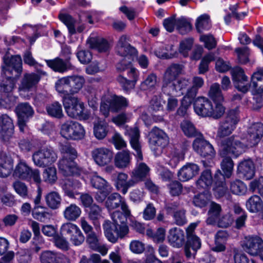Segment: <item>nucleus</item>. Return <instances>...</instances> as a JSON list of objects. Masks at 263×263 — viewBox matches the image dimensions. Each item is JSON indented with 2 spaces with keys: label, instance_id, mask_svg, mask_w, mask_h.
Wrapping results in <instances>:
<instances>
[{
  "label": "nucleus",
  "instance_id": "nucleus-1",
  "mask_svg": "<svg viewBox=\"0 0 263 263\" xmlns=\"http://www.w3.org/2000/svg\"><path fill=\"white\" fill-rule=\"evenodd\" d=\"M247 133L246 137H241L242 140L246 139V143L240 141L235 135L224 139L222 143L221 154L226 156L228 153H231L238 157L248 147L256 145L263 136V124L261 123H253L248 128Z\"/></svg>",
  "mask_w": 263,
  "mask_h": 263
},
{
  "label": "nucleus",
  "instance_id": "nucleus-2",
  "mask_svg": "<svg viewBox=\"0 0 263 263\" xmlns=\"http://www.w3.org/2000/svg\"><path fill=\"white\" fill-rule=\"evenodd\" d=\"M209 95L214 101L215 107H213L212 103L208 99L199 97L194 102V110L198 115L202 117L219 118L224 113L225 107L222 104L223 97L218 83H214L211 86Z\"/></svg>",
  "mask_w": 263,
  "mask_h": 263
},
{
  "label": "nucleus",
  "instance_id": "nucleus-3",
  "mask_svg": "<svg viewBox=\"0 0 263 263\" xmlns=\"http://www.w3.org/2000/svg\"><path fill=\"white\" fill-rule=\"evenodd\" d=\"M124 135L129 137V142L132 148L135 151L134 155L137 160L135 168L130 173V177H133L137 184L143 180L148 175L150 168L145 163L142 162L143 154L141 147L139 143L140 132L137 127L133 128L125 127Z\"/></svg>",
  "mask_w": 263,
  "mask_h": 263
},
{
  "label": "nucleus",
  "instance_id": "nucleus-4",
  "mask_svg": "<svg viewBox=\"0 0 263 263\" xmlns=\"http://www.w3.org/2000/svg\"><path fill=\"white\" fill-rule=\"evenodd\" d=\"M183 70V66L179 64L171 65L165 71L162 85L164 93L170 96H180L183 95L190 82L188 79L176 80Z\"/></svg>",
  "mask_w": 263,
  "mask_h": 263
},
{
  "label": "nucleus",
  "instance_id": "nucleus-5",
  "mask_svg": "<svg viewBox=\"0 0 263 263\" xmlns=\"http://www.w3.org/2000/svg\"><path fill=\"white\" fill-rule=\"evenodd\" d=\"M22 71V62L20 55H9L6 54L3 58V64L2 65V73L6 77V80L0 85V91L3 95H13L16 79L11 78L13 72L15 76L18 77Z\"/></svg>",
  "mask_w": 263,
  "mask_h": 263
},
{
  "label": "nucleus",
  "instance_id": "nucleus-6",
  "mask_svg": "<svg viewBox=\"0 0 263 263\" xmlns=\"http://www.w3.org/2000/svg\"><path fill=\"white\" fill-rule=\"evenodd\" d=\"M60 149L62 158L58 164L59 172L65 176H78L85 180V171L79 168L74 161L77 157L76 149L68 144L61 145Z\"/></svg>",
  "mask_w": 263,
  "mask_h": 263
},
{
  "label": "nucleus",
  "instance_id": "nucleus-7",
  "mask_svg": "<svg viewBox=\"0 0 263 263\" xmlns=\"http://www.w3.org/2000/svg\"><path fill=\"white\" fill-rule=\"evenodd\" d=\"M128 41L127 36L123 35L119 38L116 47L117 54L123 58L117 65V69L120 71L127 70L137 56V50L130 45Z\"/></svg>",
  "mask_w": 263,
  "mask_h": 263
},
{
  "label": "nucleus",
  "instance_id": "nucleus-8",
  "mask_svg": "<svg viewBox=\"0 0 263 263\" xmlns=\"http://www.w3.org/2000/svg\"><path fill=\"white\" fill-rule=\"evenodd\" d=\"M64 108L68 116L80 120H87L90 114L85 110L84 103L77 97L72 96L62 99Z\"/></svg>",
  "mask_w": 263,
  "mask_h": 263
},
{
  "label": "nucleus",
  "instance_id": "nucleus-9",
  "mask_svg": "<svg viewBox=\"0 0 263 263\" xmlns=\"http://www.w3.org/2000/svg\"><path fill=\"white\" fill-rule=\"evenodd\" d=\"M128 105V101L125 97L107 92L102 98L100 109L101 112L107 117L109 111L117 112Z\"/></svg>",
  "mask_w": 263,
  "mask_h": 263
},
{
  "label": "nucleus",
  "instance_id": "nucleus-10",
  "mask_svg": "<svg viewBox=\"0 0 263 263\" xmlns=\"http://www.w3.org/2000/svg\"><path fill=\"white\" fill-rule=\"evenodd\" d=\"M239 119L238 107L229 110L224 120L220 123L217 132L218 136L222 138L231 134L236 128Z\"/></svg>",
  "mask_w": 263,
  "mask_h": 263
},
{
  "label": "nucleus",
  "instance_id": "nucleus-11",
  "mask_svg": "<svg viewBox=\"0 0 263 263\" xmlns=\"http://www.w3.org/2000/svg\"><path fill=\"white\" fill-rule=\"evenodd\" d=\"M60 134L67 140H78L83 138L85 131L83 126L79 123L68 120L61 124Z\"/></svg>",
  "mask_w": 263,
  "mask_h": 263
},
{
  "label": "nucleus",
  "instance_id": "nucleus-12",
  "mask_svg": "<svg viewBox=\"0 0 263 263\" xmlns=\"http://www.w3.org/2000/svg\"><path fill=\"white\" fill-rule=\"evenodd\" d=\"M224 141V139L222 140L220 142V155L223 158L222 161L221 162V168L223 172V174L218 171L217 173L215 174V179H216V183L218 184L219 186L221 185L223 187L225 185L224 178H230L232 174L234 167V163L232 160L230 156H233L237 158L236 156L231 153H228L226 156H223L221 154L222 151V143Z\"/></svg>",
  "mask_w": 263,
  "mask_h": 263
},
{
  "label": "nucleus",
  "instance_id": "nucleus-13",
  "mask_svg": "<svg viewBox=\"0 0 263 263\" xmlns=\"http://www.w3.org/2000/svg\"><path fill=\"white\" fill-rule=\"evenodd\" d=\"M41 76L34 72H27L24 74L18 86L20 95L24 98H29L30 92L36 87L40 82Z\"/></svg>",
  "mask_w": 263,
  "mask_h": 263
},
{
  "label": "nucleus",
  "instance_id": "nucleus-14",
  "mask_svg": "<svg viewBox=\"0 0 263 263\" xmlns=\"http://www.w3.org/2000/svg\"><path fill=\"white\" fill-rule=\"evenodd\" d=\"M58 158L52 148L44 147L34 153L32 160L35 165L45 167L54 163Z\"/></svg>",
  "mask_w": 263,
  "mask_h": 263
},
{
  "label": "nucleus",
  "instance_id": "nucleus-15",
  "mask_svg": "<svg viewBox=\"0 0 263 263\" xmlns=\"http://www.w3.org/2000/svg\"><path fill=\"white\" fill-rule=\"evenodd\" d=\"M198 224V222L192 223L186 230L187 240L185 246L184 251L187 258L194 257L197 251L201 247L200 239L194 233Z\"/></svg>",
  "mask_w": 263,
  "mask_h": 263
},
{
  "label": "nucleus",
  "instance_id": "nucleus-16",
  "mask_svg": "<svg viewBox=\"0 0 263 263\" xmlns=\"http://www.w3.org/2000/svg\"><path fill=\"white\" fill-rule=\"evenodd\" d=\"M60 230L63 235L67 236L74 246H80L84 241V235L78 226L74 223H65L62 225Z\"/></svg>",
  "mask_w": 263,
  "mask_h": 263
},
{
  "label": "nucleus",
  "instance_id": "nucleus-17",
  "mask_svg": "<svg viewBox=\"0 0 263 263\" xmlns=\"http://www.w3.org/2000/svg\"><path fill=\"white\" fill-rule=\"evenodd\" d=\"M243 250L251 255H259L263 260V240L257 236H249L245 238L242 243Z\"/></svg>",
  "mask_w": 263,
  "mask_h": 263
},
{
  "label": "nucleus",
  "instance_id": "nucleus-18",
  "mask_svg": "<svg viewBox=\"0 0 263 263\" xmlns=\"http://www.w3.org/2000/svg\"><path fill=\"white\" fill-rule=\"evenodd\" d=\"M231 73L236 88L243 93L251 90L253 93L252 80L250 82L241 68L239 67L234 68L231 70Z\"/></svg>",
  "mask_w": 263,
  "mask_h": 263
},
{
  "label": "nucleus",
  "instance_id": "nucleus-19",
  "mask_svg": "<svg viewBox=\"0 0 263 263\" xmlns=\"http://www.w3.org/2000/svg\"><path fill=\"white\" fill-rule=\"evenodd\" d=\"M104 233L107 240L112 242H117L118 238H123L128 233V226H122L119 227L114 226V229L112 228L111 222L109 220H105L103 224Z\"/></svg>",
  "mask_w": 263,
  "mask_h": 263
},
{
  "label": "nucleus",
  "instance_id": "nucleus-20",
  "mask_svg": "<svg viewBox=\"0 0 263 263\" xmlns=\"http://www.w3.org/2000/svg\"><path fill=\"white\" fill-rule=\"evenodd\" d=\"M0 138L3 142L8 144L14 139V125L12 119L6 114L0 116Z\"/></svg>",
  "mask_w": 263,
  "mask_h": 263
},
{
  "label": "nucleus",
  "instance_id": "nucleus-21",
  "mask_svg": "<svg viewBox=\"0 0 263 263\" xmlns=\"http://www.w3.org/2000/svg\"><path fill=\"white\" fill-rule=\"evenodd\" d=\"M127 69V76L129 79L120 75L117 78V81L124 91L129 92L134 89L139 79L140 72L136 68L130 67V65Z\"/></svg>",
  "mask_w": 263,
  "mask_h": 263
},
{
  "label": "nucleus",
  "instance_id": "nucleus-22",
  "mask_svg": "<svg viewBox=\"0 0 263 263\" xmlns=\"http://www.w3.org/2000/svg\"><path fill=\"white\" fill-rule=\"evenodd\" d=\"M149 143L151 149L156 151L166 145L169 142L167 134L161 129L154 127L148 134Z\"/></svg>",
  "mask_w": 263,
  "mask_h": 263
},
{
  "label": "nucleus",
  "instance_id": "nucleus-23",
  "mask_svg": "<svg viewBox=\"0 0 263 263\" xmlns=\"http://www.w3.org/2000/svg\"><path fill=\"white\" fill-rule=\"evenodd\" d=\"M15 111L17 116L20 129L23 132L28 119L33 116L34 110L29 103H22L18 104Z\"/></svg>",
  "mask_w": 263,
  "mask_h": 263
},
{
  "label": "nucleus",
  "instance_id": "nucleus-24",
  "mask_svg": "<svg viewBox=\"0 0 263 263\" xmlns=\"http://www.w3.org/2000/svg\"><path fill=\"white\" fill-rule=\"evenodd\" d=\"M91 156L97 165L103 166L111 162L114 153L111 149L102 147L93 149L91 152Z\"/></svg>",
  "mask_w": 263,
  "mask_h": 263
},
{
  "label": "nucleus",
  "instance_id": "nucleus-25",
  "mask_svg": "<svg viewBox=\"0 0 263 263\" xmlns=\"http://www.w3.org/2000/svg\"><path fill=\"white\" fill-rule=\"evenodd\" d=\"M193 147L196 153L203 157L213 156L215 154L213 146L205 140L202 135H200L194 140Z\"/></svg>",
  "mask_w": 263,
  "mask_h": 263
},
{
  "label": "nucleus",
  "instance_id": "nucleus-26",
  "mask_svg": "<svg viewBox=\"0 0 263 263\" xmlns=\"http://www.w3.org/2000/svg\"><path fill=\"white\" fill-rule=\"evenodd\" d=\"M83 176L85 178L84 181L86 182V178H89L91 186L98 190H105L108 191V190L112 189L111 185L96 172L88 173L85 171V174H83Z\"/></svg>",
  "mask_w": 263,
  "mask_h": 263
},
{
  "label": "nucleus",
  "instance_id": "nucleus-27",
  "mask_svg": "<svg viewBox=\"0 0 263 263\" xmlns=\"http://www.w3.org/2000/svg\"><path fill=\"white\" fill-rule=\"evenodd\" d=\"M128 176L124 173H119L114 179L115 185L117 190L123 194H126L128 189L136 184L133 177L128 180Z\"/></svg>",
  "mask_w": 263,
  "mask_h": 263
},
{
  "label": "nucleus",
  "instance_id": "nucleus-28",
  "mask_svg": "<svg viewBox=\"0 0 263 263\" xmlns=\"http://www.w3.org/2000/svg\"><path fill=\"white\" fill-rule=\"evenodd\" d=\"M105 205L109 211H111L120 206L123 212H125L126 214L129 213L128 207L125 202V199L117 193H112L108 197L105 202Z\"/></svg>",
  "mask_w": 263,
  "mask_h": 263
},
{
  "label": "nucleus",
  "instance_id": "nucleus-29",
  "mask_svg": "<svg viewBox=\"0 0 263 263\" xmlns=\"http://www.w3.org/2000/svg\"><path fill=\"white\" fill-rule=\"evenodd\" d=\"M13 160L6 152L0 151V177L6 178L10 175L13 168Z\"/></svg>",
  "mask_w": 263,
  "mask_h": 263
},
{
  "label": "nucleus",
  "instance_id": "nucleus-30",
  "mask_svg": "<svg viewBox=\"0 0 263 263\" xmlns=\"http://www.w3.org/2000/svg\"><path fill=\"white\" fill-rule=\"evenodd\" d=\"M199 172V166L194 163H188L178 172V175L182 181H186L193 178Z\"/></svg>",
  "mask_w": 263,
  "mask_h": 263
},
{
  "label": "nucleus",
  "instance_id": "nucleus-31",
  "mask_svg": "<svg viewBox=\"0 0 263 263\" xmlns=\"http://www.w3.org/2000/svg\"><path fill=\"white\" fill-rule=\"evenodd\" d=\"M59 17L61 22L67 26L69 33L71 35L77 32H82L85 28L83 25H77L74 20L68 14H60Z\"/></svg>",
  "mask_w": 263,
  "mask_h": 263
},
{
  "label": "nucleus",
  "instance_id": "nucleus-32",
  "mask_svg": "<svg viewBox=\"0 0 263 263\" xmlns=\"http://www.w3.org/2000/svg\"><path fill=\"white\" fill-rule=\"evenodd\" d=\"M168 240L170 244L175 248H180L184 241L183 231L177 228H172L169 231Z\"/></svg>",
  "mask_w": 263,
  "mask_h": 263
},
{
  "label": "nucleus",
  "instance_id": "nucleus-33",
  "mask_svg": "<svg viewBox=\"0 0 263 263\" xmlns=\"http://www.w3.org/2000/svg\"><path fill=\"white\" fill-rule=\"evenodd\" d=\"M132 156L128 150H124L118 152L114 158L115 165L118 168L123 169L129 166Z\"/></svg>",
  "mask_w": 263,
  "mask_h": 263
},
{
  "label": "nucleus",
  "instance_id": "nucleus-34",
  "mask_svg": "<svg viewBox=\"0 0 263 263\" xmlns=\"http://www.w3.org/2000/svg\"><path fill=\"white\" fill-rule=\"evenodd\" d=\"M48 66L55 71L63 72L68 70L72 69V65L69 61L65 59V61L60 58H55L52 60H46Z\"/></svg>",
  "mask_w": 263,
  "mask_h": 263
},
{
  "label": "nucleus",
  "instance_id": "nucleus-35",
  "mask_svg": "<svg viewBox=\"0 0 263 263\" xmlns=\"http://www.w3.org/2000/svg\"><path fill=\"white\" fill-rule=\"evenodd\" d=\"M237 170L245 179H250L255 173L254 163L251 159L245 160L239 164Z\"/></svg>",
  "mask_w": 263,
  "mask_h": 263
},
{
  "label": "nucleus",
  "instance_id": "nucleus-36",
  "mask_svg": "<svg viewBox=\"0 0 263 263\" xmlns=\"http://www.w3.org/2000/svg\"><path fill=\"white\" fill-rule=\"evenodd\" d=\"M69 77L58 79L55 83V88L59 95L62 98L70 96V86Z\"/></svg>",
  "mask_w": 263,
  "mask_h": 263
},
{
  "label": "nucleus",
  "instance_id": "nucleus-37",
  "mask_svg": "<svg viewBox=\"0 0 263 263\" xmlns=\"http://www.w3.org/2000/svg\"><path fill=\"white\" fill-rule=\"evenodd\" d=\"M30 172L31 168L24 161L20 160L15 166L13 176L21 180L29 181Z\"/></svg>",
  "mask_w": 263,
  "mask_h": 263
},
{
  "label": "nucleus",
  "instance_id": "nucleus-38",
  "mask_svg": "<svg viewBox=\"0 0 263 263\" xmlns=\"http://www.w3.org/2000/svg\"><path fill=\"white\" fill-rule=\"evenodd\" d=\"M253 95L263 92V68H259L255 72L251 77Z\"/></svg>",
  "mask_w": 263,
  "mask_h": 263
},
{
  "label": "nucleus",
  "instance_id": "nucleus-39",
  "mask_svg": "<svg viewBox=\"0 0 263 263\" xmlns=\"http://www.w3.org/2000/svg\"><path fill=\"white\" fill-rule=\"evenodd\" d=\"M221 208L219 204L212 202L208 211V217L206 219L208 224L214 225L216 224L221 216Z\"/></svg>",
  "mask_w": 263,
  "mask_h": 263
},
{
  "label": "nucleus",
  "instance_id": "nucleus-40",
  "mask_svg": "<svg viewBox=\"0 0 263 263\" xmlns=\"http://www.w3.org/2000/svg\"><path fill=\"white\" fill-rule=\"evenodd\" d=\"M82 213L80 208L76 204H70L63 211L64 217L68 221H74Z\"/></svg>",
  "mask_w": 263,
  "mask_h": 263
},
{
  "label": "nucleus",
  "instance_id": "nucleus-41",
  "mask_svg": "<svg viewBox=\"0 0 263 263\" xmlns=\"http://www.w3.org/2000/svg\"><path fill=\"white\" fill-rule=\"evenodd\" d=\"M70 81V95H73L78 93L83 88L85 80L82 76L73 75L68 76Z\"/></svg>",
  "mask_w": 263,
  "mask_h": 263
},
{
  "label": "nucleus",
  "instance_id": "nucleus-42",
  "mask_svg": "<svg viewBox=\"0 0 263 263\" xmlns=\"http://www.w3.org/2000/svg\"><path fill=\"white\" fill-rule=\"evenodd\" d=\"M47 205L52 210H57L61 206L62 197L59 193L52 191L45 196Z\"/></svg>",
  "mask_w": 263,
  "mask_h": 263
},
{
  "label": "nucleus",
  "instance_id": "nucleus-43",
  "mask_svg": "<svg viewBox=\"0 0 263 263\" xmlns=\"http://www.w3.org/2000/svg\"><path fill=\"white\" fill-rule=\"evenodd\" d=\"M213 178L211 172L210 170H207L202 173L196 183L198 189L207 190L211 186Z\"/></svg>",
  "mask_w": 263,
  "mask_h": 263
},
{
  "label": "nucleus",
  "instance_id": "nucleus-44",
  "mask_svg": "<svg viewBox=\"0 0 263 263\" xmlns=\"http://www.w3.org/2000/svg\"><path fill=\"white\" fill-rule=\"evenodd\" d=\"M246 207L250 212L256 213L263 209V202L258 196L253 195L247 201Z\"/></svg>",
  "mask_w": 263,
  "mask_h": 263
},
{
  "label": "nucleus",
  "instance_id": "nucleus-45",
  "mask_svg": "<svg viewBox=\"0 0 263 263\" xmlns=\"http://www.w3.org/2000/svg\"><path fill=\"white\" fill-rule=\"evenodd\" d=\"M46 109L48 115L53 118L61 119L64 116L62 106L58 102L56 101L48 104L46 107Z\"/></svg>",
  "mask_w": 263,
  "mask_h": 263
},
{
  "label": "nucleus",
  "instance_id": "nucleus-46",
  "mask_svg": "<svg viewBox=\"0 0 263 263\" xmlns=\"http://www.w3.org/2000/svg\"><path fill=\"white\" fill-rule=\"evenodd\" d=\"M108 133V125L105 121H99L95 123L93 134L98 139H104Z\"/></svg>",
  "mask_w": 263,
  "mask_h": 263
},
{
  "label": "nucleus",
  "instance_id": "nucleus-47",
  "mask_svg": "<svg viewBox=\"0 0 263 263\" xmlns=\"http://www.w3.org/2000/svg\"><path fill=\"white\" fill-rule=\"evenodd\" d=\"M129 213L126 214L125 212L122 213L119 211H116L111 214V218L114 222V226L121 227L122 226H127L126 224L127 218L130 216V212L128 209Z\"/></svg>",
  "mask_w": 263,
  "mask_h": 263
},
{
  "label": "nucleus",
  "instance_id": "nucleus-48",
  "mask_svg": "<svg viewBox=\"0 0 263 263\" xmlns=\"http://www.w3.org/2000/svg\"><path fill=\"white\" fill-rule=\"evenodd\" d=\"M180 127L184 134L188 137H196L200 135L194 125L190 121L183 120L180 124Z\"/></svg>",
  "mask_w": 263,
  "mask_h": 263
},
{
  "label": "nucleus",
  "instance_id": "nucleus-49",
  "mask_svg": "<svg viewBox=\"0 0 263 263\" xmlns=\"http://www.w3.org/2000/svg\"><path fill=\"white\" fill-rule=\"evenodd\" d=\"M230 189L233 194L239 196L245 195L247 192V185L238 179L231 182Z\"/></svg>",
  "mask_w": 263,
  "mask_h": 263
},
{
  "label": "nucleus",
  "instance_id": "nucleus-50",
  "mask_svg": "<svg viewBox=\"0 0 263 263\" xmlns=\"http://www.w3.org/2000/svg\"><path fill=\"white\" fill-rule=\"evenodd\" d=\"M89 42L91 47L96 49L99 52L107 51L110 48L109 43L102 38L90 39Z\"/></svg>",
  "mask_w": 263,
  "mask_h": 263
},
{
  "label": "nucleus",
  "instance_id": "nucleus-51",
  "mask_svg": "<svg viewBox=\"0 0 263 263\" xmlns=\"http://www.w3.org/2000/svg\"><path fill=\"white\" fill-rule=\"evenodd\" d=\"M43 178L44 182L53 184L58 179L57 169L54 166L45 168L43 172Z\"/></svg>",
  "mask_w": 263,
  "mask_h": 263
},
{
  "label": "nucleus",
  "instance_id": "nucleus-52",
  "mask_svg": "<svg viewBox=\"0 0 263 263\" xmlns=\"http://www.w3.org/2000/svg\"><path fill=\"white\" fill-rule=\"evenodd\" d=\"M168 164L172 167H175L180 161L184 159V153L182 151L174 149L168 156Z\"/></svg>",
  "mask_w": 263,
  "mask_h": 263
},
{
  "label": "nucleus",
  "instance_id": "nucleus-53",
  "mask_svg": "<svg viewBox=\"0 0 263 263\" xmlns=\"http://www.w3.org/2000/svg\"><path fill=\"white\" fill-rule=\"evenodd\" d=\"M32 215L34 218L38 220L44 221L49 217L50 213L46 207L36 205L34 206L32 211Z\"/></svg>",
  "mask_w": 263,
  "mask_h": 263
},
{
  "label": "nucleus",
  "instance_id": "nucleus-54",
  "mask_svg": "<svg viewBox=\"0 0 263 263\" xmlns=\"http://www.w3.org/2000/svg\"><path fill=\"white\" fill-rule=\"evenodd\" d=\"M146 233L154 242L157 243L163 242L165 238V230L162 228H159L155 232L148 229L146 230Z\"/></svg>",
  "mask_w": 263,
  "mask_h": 263
},
{
  "label": "nucleus",
  "instance_id": "nucleus-55",
  "mask_svg": "<svg viewBox=\"0 0 263 263\" xmlns=\"http://www.w3.org/2000/svg\"><path fill=\"white\" fill-rule=\"evenodd\" d=\"M156 82V76L154 73H151L147 76L144 81L141 82L140 89L145 91H151L155 88Z\"/></svg>",
  "mask_w": 263,
  "mask_h": 263
},
{
  "label": "nucleus",
  "instance_id": "nucleus-56",
  "mask_svg": "<svg viewBox=\"0 0 263 263\" xmlns=\"http://www.w3.org/2000/svg\"><path fill=\"white\" fill-rule=\"evenodd\" d=\"M196 27L199 32L209 29L211 27L209 16L204 14L199 16L196 20Z\"/></svg>",
  "mask_w": 263,
  "mask_h": 263
},
{
  "label": "nucleus",
  "instance_id": "nucleus-57",
  "mask_svg": "<svg viewBox=\"0 0 263 263\" xmlns=\"http://www.w3.org/2000/svg\"><path fill=\"white\" fill-rule=\"evenodd\" d=\"M176 29L182 34L189 32L192 29L190 23L184 17L177 18Z\"/></svg>",
  "mask_w": 263,
  "mask_h": 263
},
{
  "label": "nucleus",
  "instance_id": "nucleus-58",
  "mask_svg": "<svg viewBox=\"0 0 263 263\" xmlns=\"http://www.w3.org/2000/svg\"><path fill=\"white\" fill-rule=\"evenodd\" d=\"M215 60V55L213 53H209L205 55L201 60L199 65V73L203 74L209 69V64Z\"/></svg>",
  "mask_w": 263,
  "mask_h": 263
},
{
  "label": "nucleus",
  "instance_id": "nucleus-59",
  "mask_svg": "<svg viewBox=\"0 0 263 263\" xmlns=\"http://www.w3.org/2000/svg\"><path fill=\"white\" fill-rule=\"evenodd\" d=\"M86 235V241L89 247L92 250L97 248L98 246L100 243V235L94 232Z\"/></svg>",
  "mask_w": 263,
  "mask_h": 263
},
{
  "label": "nucleus",
  "instance_id": "nucleus-60",
  "mask_svg": "<svg viewBox=\"0 0 263 263\" xmlns=\"http://www.w3.org/2000/svg\"><path fill=\"white\" fill-rule=\"evenodd\" d=\"M58 252L45 251L42 252L40 256L41 263H55Z\"/></svg>",
  "mask_w": 263,
  "mask_h": 263
},
{
  "label": "nucleus",
  "instance_id": "nucleus-61",
  "mask_svg": "<svg viewBox=\"0 0 263 263\" xmlns=\"http://www.w3.org/2000/svg\"><path fill=\"white\" fill-rule=\"evenodd\" d=\"M210 199V195L208 192H203L195 196L193 202L195 206L200 208L205 206Z\"/></svg>",
  "mask_w": 263,
  "mask_h": 263
},
{
  "label": "nucleus",
  "instance_id": "nucleus-62",
  "mask_svg": "<svg viewBox=\"0 0 263 263\" xmlns=\"http://www.w3.org/2000/svg\"><path fill=\"white\" fill-rule=\"evenodd\" d=\"M17 260L19 263H29L31 260V250L20 249L17 252Z\"/></svg>",
  "mask_w": 263,
  "mask_h": 263
},
{
  "label": "nucleus",
  "instance_id": "nucleus-63",
  "mask_svg": "<svg viewBox=\"0 0 263 263\" xmlns=\"http://www.w3.org/2000/svg\"><path fill=\"white\" fill-rule=\"evenodd\" d=\"M53 242L56 247L62 250H67L69 243L67 240L61 235L57 234L53 238Z\"/></svg>",
  "mask_w": 263,
  "mask_h": 263
},
{
  "label": "nucleus",
  "instance_id": "nucleus-64",
  "mask_svg": "<svg viewBox=\"0 0 263 263\" xmlns=\"http://www.w3.org/2000/svg\"><path fill=\"white\" fill-rule=\"evenodd\" d=\"M204 84L203 79L200 77H194L192 80V86L187 90L191 93L192 97H196L198 90L201 88Z\"/></svg>",
  "mask_w": 263,
  "mask_h": 263
}]
</instances>
